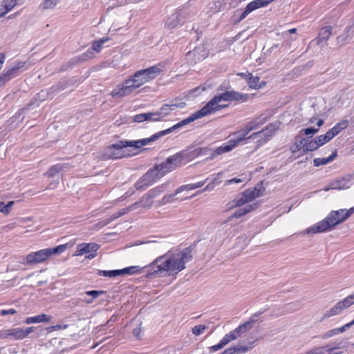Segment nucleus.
I'll list each match as a JSON object with an SVG mask.
<instances>
[{
    "label": "nucleus",
    "instance_id": "f257e3e1",
    "mask_svg": "<svg viewBox=\"0 0 354 354\" xmlns=\"http://www.w3.org/2000/svg\"><path fill=\"white\" fill-rule=\"evenodd\" d=\"M192 259L187 250L169 252L156 258L149 266L147 277L175 276L185 268V264Z\"/></svg>",
    "mask_w": 354,
    "mask_h": 354
},
{
    "label": "nucleus",
    "instance_id": "f03ea898",
    "mask_svg": "<svg viewBox=\"0 0 354 354\" xmlns=\"http://www.w3.org/2000/svg\"><path fill=\"white\" fill-rule=\"evenodd\" d=\"M248 96L245 94H241L235 91H226L219 95H215L205 106L199 111H196L192 115L186 119L183 120L180 122L176 124L171 127L162 131V135L171 133L172 131L183 127L194 120L201 118L207 115L212 114L222 109L226 108L227 102L232 100L245 102L248 100Z\"/></svg>",
    "mask_w": 354,
    "mask_h": 354
},
{
    "label": "nucleus",
    "instance_id": "7ed1b4c3",
    "mask_svg": "<svg viewBox=\"0 0 354 354\" xmlns=\"http://www.w3.org/2000/svg\"><path fill=\"white\" fill-rule=\"evenodd\" d=\"M161 71L162 68L160 65L138 71L118 84L111 92V95L115 98L129 96L143 84L158 77Z\"/></svg>",
    "mask_w": 354,
    "mask_h": 354
},
{
    "label": "nucleus",
    "instance_id": "20e7f679",
    "mask_svg": "<svg viewBox=\"0 0 354 354\" xmlns=\"http://www.w3.org/2000/svg\"><path fill=\"white\" fill-rule=\"evenodd\" d=\"M162 131L150 138L137 140H120L118 143L106 148L103 154L104 159H117L133 156L140 147L145 146L163 136Z\"/></svg>",
    "mask_w": 354,
    "mask_h": 354
},
{
    "label": "nucleus",
    "instance_id": "39448f33",
    "mask_svg": "<svg viewBox=\"0 0 354 354\" xmlns=\"http://www.w3.org/2000/svg\"><path fill=\"white\" fill-rule=\"evenodd\" d=\"M353 213L354 206L348 209H340L336 211H331L324 219L306 229L304 233L306 234H314L330 230L335 226L345 221Z\"/></svg>",
    "mask_w": 354,
    "mask_h": 354
},
{
    "label": "nucleus",
    "instance_id": "423d86ee",
    "mask_svg": "<svg viewBox=\"0 0 354 354\" xmlns=\"http://www.w3.org/2000/svg\"><path fill=\"white\" fill-rule=\"evenodd\" d=\"M263 191L264 189H263L261 186H257L253 189H248L244 191L234 201L235 206L243 207L238 209L234 213L233 216L236 218H239L252 212V210L256 209L258 207L257 203L245 205L261 196L263 194Z\"/></svg>",
    "mask_w": 354,
    "mask_h": 354
},
{
    "label": "nucleus",
    "instance_id": "0eeeda50",
    "mask_svg": "<svg viewBox=\"0 0 354 354\" xmlns=\"http://www.w3.org/2000/svg\"><path fill=\"white\" fill-rule=\"evenodd\" d=\"M73 244L66 243L59 245L53 248H46L35 252H30L24 259L23 263L25 265H32L41 263L48 259L52 255H57L63 253L68 247Z\"/></svg>",
    "mask_w": 354,
    "mask_h": 354
},
{
    "label": "nucleus",
    "instance_id": "6e6552de",
    "mask_svg": "<svg viewBox=\"0 0 354 354\" xmlns=\"http://www.w3.org/2000/svg\"><path fill=\"white\" fill-rule=\"evenodd\" d=\"M252 322H247L238 327H236L233 330L230 331L229 333H227L220 341V342L216 345L210 346L209 350L210 352H216L221 348H223L225 346H226L230 342L236 340L239 337H240L243 334L249 330L252 326Z\"/></svg>",
    "mask_w": 354,
    "mask_h": 354
},
{
    "label": "nucleus",
    "instance_id": "1a4fd4ad",
    "mask_svg": "<svg viewBox=\"0 0 354 354\" xmlns=\"http://www.w3.org/2000/svg\"><path fill=\"white\" fill-rule=\"evenodd\" d=\"M179 157L174 155L167 158V160L156 166L153 169L149 170L151 173H153V176L156 178V180L161 178L166 174L171 171L175 169L178 167H180L179 164Z\"/></svg>",
    "mask_w": 354,
    "mask_h": 354
},
{
    "label": "nucleus",
    "instance_id": "9d476101",
    "mask_svg": "<svg viewBox=\"0 0 354 354\" xmlns=\"http://www.w3.org/2000/svg\"><path fill=\"white\" fill-rule=\"evenodd\" d=\"M276 131V127L274 124H270L261 131L253 133L250 135V138H252V140L257 144L255 149H259L261 145L266 143L275 133Z\"/></svg>",
    "mask_w": 354,
    "mask_h": 354
},
{
    "label": "nucleus",
    "instance_id": "9b49d317",
    "mask_svg": "<svg viewBox=\"0 0 354 354\" xmlns=\"http://www.w3.org/2000/svg\"><path fill=\"white\" fill-rule=\"evenodd\" d=\"M354 304V294L349 295L343 300L337 302L333 307L328 310L324 315V318H329L338 315L342 312Z\"/></svg>",
    "mask_w": 354,
    "mask_h": 354
},
{
    "label": "nucleus",
    "instance_id": "f8f14e48",
    "mask_svg": "<svg viewBox=\"0 0 354 354\" xmlns=\"http://www.w3.org/2000/svg\"><path fill=\"white\" fill-rule=\"evenodd\" d=\"M262 124L263 122H259L258 120H254L247 123L242 129L235 133V134L238 136L236 138H234L233 140L236 142L237 145L248 140H252V138H250L249 133L252 131L257 129Z\"/></svg>",
    "mask_w": 354,
    "mask_h": 354
},
{
    "label": "nucleus",
    "instance_id": "ddd939ff",
    "mask_svg": "<svg viewBox=\"0 0 354 354\" xmlns=\"http://www.w3.org/2000/svg\"><path fill=\"white\" fill-rule=\"evenodd\" d=\"M35 328L31 326L26 329L21 328H13L7 330L0 331L1 338H8L11 337L15 340L24 339L32 332H33Z\"/></svg>",
    "mask_w": 354,
    "mask_h": 354
},
{
    "label": "nucleus",
    "instance_id": "4468645a",
    "mask_svg": "<svg viewBox=\"0 0 354 354\" xmlns=\"http://www.w3.org/2000/svg\"><path fill=\"white\" fill-rule=\"evenodd\" d=\"M347 126L348 122L346 120H343L336 124L335 126L329 129L325 134L316 137L315 138L319 147L329 142L335 136L339 134L343 129H346Z\"/></svg>",
    "mask_w": 354,
    "mask_h": 354
},
{
    "label": "nucleus",
    "instance_id": "2eb2a0df",
    "mask_svg": "<svg viewBox=\"0 0 354 354\" xmlns=\"http://www.w3.org/2000/svg\"><path fill=\"white\" fill-rule=\"evenodd\" d=\"M99 248L100 246L95 243H82L77 245L76 250L73 256L77 257L85 254L86 259H92L97 255L96 252Z\"/></svg>",
    "mask_w": 354,
    "mask_h": 354
},
{
    "label": "nucleus",
    "instance_id": "dca6fc26",
    "mask_svg": "<svg viewBox=\"0 0 354 354\" xmlns=\"http://www.w3.org/2000/svg\"><path fill=\"white\" fill-rule=\"evenodd\" d=\"M207 149L206 148H196L187 151H183L178 153L175 154L176 156H178L180 165H185L189 161L201 156L206 154Z\"/></svg>",
    "mask_w": 354,
    "mask_h": 354
},
{
    "label": "nucleus",
    "instance_id": "f3484780",
    "mask_svg": "<svg viewBox=\"0 0 354 354\" xmlns=\"http://www.w3.org/2000/svg\"><path fill=\"white\" fill-rule=\"evenodd\" d=\"M140 269L138 266H130L121 270H98L97 274L100 276L115 277L120 275L133 274L137 272H140Z\"/></svg>",
    "mask_w": 354,
    "mask_h": 354
},
{
    "label": "nucleus",
    "instance_id": "a211bd4d",
    "mask_svg": "<svg viewBox=\"0 0 354 354\" xmlns=\"http://www.w3.org/2000/svg\"><path fill=\"white\" fill-rule=\"evenodd\" d=\"M185 106V102H180L176 103H171L170 104L163 105L159 111L153 112V114H156V121L162 120L165 116L169 115L171 111H175L176 109H182Z\"/></svg>",
    "mask_w": 354,
    "mask_h": 354
},
{
    "label": "nucleus",
    "instance_id": "6ab92c4d",
    "mask_svg": "<svg viewBox=\"0 0 354 354\" xmlns=\"http://www.w3.org/2000/svg\"><path fill=\"white\" fill-rule=\"evenodd\" d=\"M159 200H156L155 201H153L150 195L148 194H145L139 201L132 204L128 208V211H133L137 209L138 207H142L147 209L151 208V207L154 205L156 207H159L160 206H157L156 205V201Z\"/></svg>",
    "mask_w": 354,
    "mask_h": 354
},
{
    "label": "nucleus",
    "instance_id": "aec40b11",
    "mask_svg": "<svg viewBox=\"0 0 354 354\" xmlns=\"http://www.w3.org/2000/svg\"><path fill=\"white\" fill-rule=\"evenodd\" d=\"M24 66L25 62H17L15 64L0 76V82L4 84L7 81L17 76Z\"/></svg>",
    "mask_w": 354,
    "mask_h": 354
},
{
    "label": "nucleus",
    "instance_id": "412c9836",
    "mask_svg": "<svg viewBox=\"0 0 354 354\" xmlns=\"http://www.w3.org/2000/svg\"><path fill=\"white\" fill-rule=\"evenodd\" d=\"M194 189L193 184H189L179 187L174 193L169 194H165L160 199V201H156V205L157 206H162L167 203H172L175 201L174 197L179 193L184 190H192Z\"/></svg>",
    "mask_w": 354,
    "mask_h": 354
},
{
    "label": "nucleus",
    "instance_id": "4be33fe9",
    "mask_svg": "<svg viewBox=\"0 0 354 354\" xmlns=\"http://www.w3.org/2000/svg\"><path fill=\"white\" fill-rule=\"evenodd\" d=\"M157 181L149 171L144 174L134 185L137 190L146 189L151 184Z\"/></svg>",
    "mask_w": 354,
    "mask_h": 354
},
{
    "label": "nucleus",
    "instance_id": "5701e85b",
    "mask_svg": "<svg viewBox=\"0 0 354 354\" xmlns=\"http://www.w3.org/2000/svg\"><path fill=\"white\" fill-rule=\"evenodd\" d=\"M237 146L238 145H236V142L233 139H230L227 142L223 144V145L214 150L211 153L209 158L213 160L218 156L231 151Z\"/></svg>",
    "mask_w": 354,
    "mask_h": 354
},
{
    "label": "nucleus",
    "instance_id": "b1692460",
    "mask_svg": "<svg viewBox=\"0 0 354 354\" xmlns=\"http://www.w3.org/2000/svg\"><path fill=\"white\" fill-rule=\"evenodd\" d=\"M352 184L351 178L349 176L342 177L332 182L329 187L324 189L325 191L330 189H348Z\"/></svg>",
    "mask_w": 354,
    "mask_h": 354
},
{
    "label": "nucleus",
    "instance_id": "393cba45",
    "mask_svg": "<svg viewBox=\"0 0 354 354\" xmlns=\"http://www.w3.org/2000/svg\"><path fill=\"white\" fill-rule=\"evenodd\" d=\"M274 1V0H254L250 2L249 4H248L245 10L243 11L241 18H245L249 13H250L253 10L257 8L264 7Z\"/></svg>",
    "mask_w": 354,
    "mask_h": 354
},
{
    "label": "nucleus",
    "instance_id": "a878e982",
    "mask_svg": "<svg viewBox=\"0 0 354 354\" xmlns=\"http://www.w3.org/2000/svg\"><path fill=\"white\" fill-rule=\"evenodd\" d=\"M354 30L352 26H348L345 28L344 32L337 37V42L340 46H344L353 37Z\"/></svg>",
    "mask_w": 354,
    "mask_h": 354
},
{
    "label": "nucleus",
    "instance_id": "bb28decb",
    "mask_svg": "<svg viewBox=\"0 0 354 354\" xmlns=\"http://www.w3.org/2000/svg\"><path fill=\"white\" fill-rule=\"evenodd\" d=\"M106 41V39H101L93 42L92 48L84 54V59L93 58L94 57V52L99 53L102 48V46Z\"/></svg>",
    "mask_w": 354,
    "mask_h": 354
},
{
    "label": "nucleus",
    "instance_id": "cd10ccee",
    "mask_svg": "<svg viewBox=\"0 0 354 354\" xmlns=\"http://www.w3.org/2000/svg\"><path fill=\"white\" fill-rule=\"evenodd\" d=\"M245 78L248 81V84L250 88L254 89H259L266 85L265 82H260L259 77L257 76H253L251 74L245 75Z\"/></svg>",
    "mask_w": 354,
    "mask_h": 354
},
{
    "label": "nucleus",
    "instance_id": "c85d7f7f",
    "mask_svg": "<svg viewBox=\"0 0 354 354\" xmlns=\"http://www.w3.org/2000/svg\"><path fill=\"white\" fill-rule=\"evenodd\" d=\"M348 328H349V327H348V324H346L341 327L330 329V330L325 332L322 335V338L325 339H329L332 337H334V336H336V335H338L339 334L344 333Z\"/></svg>",
    "mask_w": 354,
    "mask_h": 354
},
{
    "label": "nucleus",
    "instance_id": "c756f323",
    "mask_svg": "<svg viewBox=\"0 0 354 354\" xmlns=\"http://www.w3.org/2000/svg\"><path fill=\"white\" fill-rule=\"evenodd\" d=\"M51 320V317L50 315L46 314H41L35 317H28L25 323L26 324H37L41 322H50Z\"/></svg>",
    "mask_w": 354,
    "mask_h": 354
},
{
    "label": "nucleus",
    "instance_id": "7c9ffc66",
    "mask_svg": "<svg viewBox=\"0 0 354 354\" xmlns=\"http://www.w3.org/2000/svg\"><path fill=\"white\" fill-rule=\"evenodd\" d=\"M223 172H219L214 176L212 180L204 188L203 191H212L216 186L220 185L223 182Z\"/></svg>",
    "mask_w": 354,
    "mask_h": 354
},
{
    "label": "nucleus",
    "instance_id": "2f4dec72",
    "mask_svg": "<svg viewBox=\"0 0 354 354\" xmlns=\"http://www.w3.org/2000/svg\"><path fill=\"white\" fill-rule=\"evenodd\" d=\"M156 114H153V112L138 114L134 116L133 121L135 122H142L144 121L156 122Z\"/></svg>",
    "mask_w": 354,
    "mask_h": 354
},
{
    "label": "nucleus",
    "instance_id": "473e14b6",
    "mask_svg": "<svg viewBox=\"0 0 354 354\" xmlns=\"http://www.w3.org/2000/svg\"><path fill=\"white\" fill-rule=\"evenodd\" d=\"M167 189V185L162 184L159 186H157L148 192V194L150 195L153 201L156 199L158 196H160L162 194L165 192Z\"/></svg>",
    "mask_w": 354,
    "mask_h": 354
},
{
    "label": "nucleus",
    "instance_id": "72a5a7b5",
    "mask_svg": "<svg viewBox=\"0 0 354 354\" xmlns=\"http://www.w3.org/2000/svg\"><path fill=\"white\" fill-rule=\"evenodd\" d=\"M335 348H328L326 350H324L321 348H316L312 350H310L305 353L304 354H342L343 351L335 352Z\"/></svg>",
    "mask_w": 354,
    "mask_h": 354
},
{
    "label": "nucleus",
    "instance_id": "f704fd0d",
    "mask_svg": "<svg viewBox=\"0 0 354 354\" xmlns=\"http://www.w3.org/2000/svg\"><path fill=\"white\" fill-rule=\"evenodd\" d=\"M332 33V28L330 26H326L321 29L319 37H318V42L319 44L322 41H326L330 37Z\"/></svg>",
    "mask_w": 354,
    "mask_h": 354
},
{
    "label": "nucleus",
    "instance_id": "c9c22d12",
    "mask_svg": "<svg viewBox=\"0 0 354 354\" xmlns=\"http://www.w3.org/2000/svg\"><path fill=\"white\" fill-rule=\"evenodd\" d=\"M16 0H4L2 3V7L4 11L0 13V18L3 17L6 13L11 11L16 6Z\"/></svg>",
    "mask_w": 354,
    "mask_h": 354
},
{
    "label": "nucleus",
    "instance_id": "e433bc0d",
    "mask_svg": "<svg viewBox=\"0 0 354 354\" xmlns=\"http://www.w3.org/2000/svg\"><path fill=\"white\" fill-rule=\"evenodd\" d=\"M336 156H337V153L334 152L328 158H315L313 160L314 166L319 167L321 165H326L327 163L333 160Z\"/></svg>",
    "mask_w": 354,
    "mask_h": 354
},
{
    "label": "nucleus",
    "instance_id": "4c0bfd02",
    "mask_svg": "<svg viewBox=\"0 0 354 354\" xmlns=\"http://www.w3.org/2000/svg\"><path fill=\"white\" fill-rule=\"evenodd\" d=\"M319 147L316 138L304 141V153L317 150Z\"/></svg>",
    "mask_w": 354,
    "mask_h": 354
},
{
    "label": "nucleus",
    "instance_id": "58836bf2",
    "mask_svg": "<svg viewBox=\"0 0 354 354\" xmlns=\"http://www.w3.org/2000/svg\"><path fill=\"white\" fill-rule=\"evenodd\" d=\"M304 141L305 139H301L299 140L295 141L290 148L291 153L292 154H296L301 150H303V152L304 153Z\"/></svg>",
    "mask_w": 354,
    "mask_h": 354
},
{
    "label": "nucleus",
    "instance_id": "ea45409f",
    "mask_svg": "<svg viewBox=\"0 0 354 354\" xmlns=\"http://www.w3.org/2000/svg\"><path fill=\"white\" fill-rule=\"evenodd\" d=\"M254 347L253 343L250 342L248 344H237L235 346L236 354H245Z\"/></svg>",
    "mask_w": 354,
    "mask_h": 354
},
{
    "label": "nucleus",
    "instance_id": "a19ab883",
    "mask_svg": "<svg viewBox=\"0 0 354 354\" xmlns=\"http://www.w3.org/2000/svg\"><path fill=\"white\" fill-rule=\"evenodd\" d=\"M324 124V121L322 119H319L317 122V128H313V127H310V128H306L304 130V133L306 135V136H313L315 133H317L319 131V128L322 126Z\"/></svg>",
    "mask_w": 354,
    "mask_h": 354
},
{
    "label": "nucleus",
    "instance_id": "79ce46f5",
    "mask_svg": "<svg viewBox=\"0 0 354 354\" xmlns=\"http://www.w3.org/2000/svg\"><path fill=\"white\" fill-rule=\"evenodd\" d=\"M102 293H103L102 291H97V290L87 291L84 293V295H87V296H91V298L86 299V297H84V301L88 304L91 303L94 299L97 298L99 295H100Z\"/></svg>",
    "mask_w": 354,
    "mask_h": 354
},
{
    "label": "nucleus",
    "instance_id": "37998d69",
    "mask_svg": "<svg viewBox=\"0 0 354 354\" xmlns=\"http://www.w3.org/2000/svg\"><path fill=\"white\" fill-rule=\"evenodd\" d=\"M194 53L199 56V59H204L208 56V50L205 46L196 47L194 50Z\"/></svg>",
    "mask_w": 354,
    "mask_h": 354
},
{
    "label": "nucleus",
    "instance_id": "c03bdc74",
    "mask_svg": "<svg viewBox=\"0 0 354 354\" xmlns=\"http://www.w3.org/2000/svg\"><path fill=\"white\" fill-rule=\"evenodd\" d=\"M62 168L63 167L61 165L52 166L46 173V175L48 177H53L58 174L62 169Z\"/></svg>",
    "mask_w": 354,
    "mask_h": 354
},
{
    "label": "nucleus",
    "instance_id": "a18cd8bd",
    "mask_svg": "<svg viewBox=\"0 0 354 354\" xmlns=\"http://www.w3.org/2000/svg\"><path fill=\"white\" fill-rule=\"evenodd\" d=\"M207 326L205 325H197L192 328V333L198 336L203 334Z\"/></svg>",
    "mask_w": 354,
    "mask_h": 354
},
{
    "label": "nucleus",
    "instance_id": "49530a36",
    "mask_svg": "<svg viewBox=\"0 0 354 354\" xmlns=\"http://www.w3.org/2000/svg\"><path fill=\"white\" fill-rule=\"evenodd\" d=\"M221 232H225V234H227V236L226 238H228L230 236H232L234 234V228L232 226H225L223 227L221 230Z\"/></svg>",
    "mask_w": 354,
    "mask_h": 354
},
{
    "label": "nucleus",
    "instance_id": "de8ad7c7",
    "mask_svg": "<svg viewBox=\"0 0 354 354\" xmlns=\"http://www.w3.org/2000/svg\"><path fill=\"white\" fill-rule=\"evenodd\" d=\"M58 1L59 0H45L44 2V7L46 9H51L57 4Z\"/></svg>",
    "mask_w": 354,
    "mask_h": 354
},
{
    "label": "nucleus",
    "instance_id": "09e8293b",
    "mask_svg": "<svg viewBox=\"0 0 354 354\" xmlns=\"http://www.w3.org/2000/svg\"><path fill=\"white\" fill-rule=\"evenodd\" d=\"M178 24V17L175 15H172L167 22V25L171 28L175 27Z\"/></svg>",
    "mask_w": 354,
    "mask_h": 354
},
{
    "label": "nucleus",
    "instance_id": "8fccbe9b",
    "mask_svg": "<svg viewBox=\"0 0 354 354\" xmlns=\"http://www.w3.org/2000/svg\"><path fill=\"white\" fill-rule=\"evenodd\" d=\"M13 204H14L13 201H10L6 205H5L3 203V207H2L3 213L6 214H8L10 212L11 207H12Z\"/></svg>",
    "mask_w": 354,
    "mask_h": 354
},
{
    "label": "nucleus",
    "instance_id": "3c124183",
    "mask_svg": "<svg viewBox=\"0 0 354 354\" xmlns=\"http://www.w3.org/2000/svg\"><path fill=\"white\" fill-rule=\"evenodd\" d=\"M243 181V180L241 178H234L230 180H225L224 183V186H229L232 183H241Z\"/></svg>",
    "mask_w": 354,
    "mask_h": 354
},
{
    "label": "nucleus",
    "instance_id": "603ef678",
    "mask_svg": "<svg viewBox=\"0 0 354 354\" xmlns=\"http://www.w3.org/2000/svg\"><path fill=\"white\" fill-rule=\"evenodd\" d=\"M67 328V326L66 325H56V326H50L47 328V330L48 332H53V331H55V330H62V329H65Z\"/></svg>",
    "mask_w": 354,
    "mask_h": 354
},
{
    "label": "nucleus",
    "instance_id": "864d4df0",
    "mask_svg": "<svg viewBox=\"0 0 354 354\" xmlns=\"http://www.w3.org/2000/svg\"><path fill=\"white\" fill-rule=\"evenodd\" d=\"M17 312L14 309H9V310H1V315L2 316H5V315H14Z\"/></svg>",
    "mask_w": 354,
    "mask_h": 354
},
{
    "label": "nucleus",
    "instance_id": "5fc2aeb1",
    "mask_svg": "<svg viewBox=\"0 0 354 354\" xmlns=\"http://www.w3.org/2000/svg\"><path fill=\"white\" fill-rule=\"evenodd\" d=\"M223 354H236L235 346H232L225 349Z\"/></svg>",
    "mask_w": 354,
    "mask_h": 354
},
{
    "label": "nucleus",
    "instance_id": "6e6d98bb",
    "mask_svg": "<svg viewBox=\"0 0 354 354\" xmlns=\"http://www.w3.org/2000/svg\"><path fill=\"white\" fill-rule=\"evenodd\" d=\"M223 0H218L217 1L215 2V6H216V11H218L221 9V8L223 6Z\"/></svg>",
    "mask_w": 354,
    "mask_h": 354
},
{
    "label": "nucleus",
    "instance_id": "4d7b16f0",
    "mask_svg": "<svg viewBox=\"0 0 354 354\" xmlns=\"http://www.w3.org/2000/svg\"><path fill=\"white\" fill-rule=\"evenodd\" d=\"M133 335L135 337H138L141 333V328L140 327H137L133 329Z\"/></svg>",
    "mask_w": 354,
    "mask_h": 354
},
{
    "label": "nucleus",
    "instance_id": "13d9d810",
    "mask_svg": "<svg viewBox=\"0 0 354 354\" xmlns=\"http://www.w3.org/2000/svg\"><path fill=\"white\" fill-rule=\"evenodd\" d=\"M296 32H297V29L296 28H292V29H290L288 31L285 32L283 33V36H284V37H287L288 34L296 33Z\"/></svg>",
    "mask_w": 354,
    "mask_h": 354
},
{
    "label": "nucleus",
    "instance_id": "bf43d9fd",
    "mask_svg": "<svg viewBox=\"0 0 354 354\" xmlns=\"http://www.w3.org/2000/svg\"><path fill=\"white\" fill-rule=\"evenodd\" d=\"M204 184H205V181H201V182H198L196 183H194L193 184L194 188L195 189L201 187Z\"/></svg>",
    "mask_w": 354,
    "mask_h": 354
},
{
    "label": "nucleus",
    "instance_id": "052dcab7",
    "mask_svg": "<svg viewBox=\"0 0 354 354\" xmlns=\"http://www.w3.org/2000/svg\"><path fill=\"white\" fill-rule=\"evenodd\" d=\"M238 240L240 241V242H243L245 245H246L247 243V241H248V239L245 236H241L238 238Z\"/></svg>",
    "mask_w": 354,
    "mask_h": 354
},
{
    "label": "nucleus",
    "instance_id": "680f3d73",
    "mask_svg": "<svg viewBox=\"0 0 354 354\" xmlns=\"http://www.w3.org/2000/svg\"><path fill=\"white\" fill-rule=\"evenodd\" d=\"M57 185V183H51L50 185V189H54Z\"/></svg>",
    "mask_w": 354,
    "mask_h": 354
},
{
    "label": "nucleus",
    "instance_id": "e2e57ef3",
    "mask_svg": "<svg viewBox=\"0 0 354 354\" xmlns=\"http://www.w3.org/2000/svg\"><path fill=\"white\" fill-rule=\"evenodd\" d=\"M348 326L349 328H351V326H353L354 325V319L352 320L351 322L347 323Z\"/></svg>",
    "mask_w": 354,
    "mask_h": 354
},
{
    "label": "nucleus",
    "instance_id": "0e129e2a",
    "mask_svg": "<svg viewBox=\"0 0 354 354\" xmlns=\"http://www.w3.org/2000/svg\"><path fill=\"white\" fill-rule=\"evenodd\" d=\"M3 202H0V212L3 213Z\"/></svg>",
    "mask_w": 354,
    "mask_h": 354
},
{
    "label": "nucleus",
    "instance_id": "69168bd1",
    "mask_svg": "<svg viewBox=\"0 0 354 354\" xmlns=\"http://www.w3.org/2000/svg\"><path fill=\"white\" fill-rule=\"evenodd\" d=\"M310 123L315 122L314 119H313V118H311V119L310 120Z\"/></svg>",
    "mask_w": 354,
    "mask_h": 354
},
{
    "label": "nucleus",
    "instance_id": "338daca9",
    "mask_svg": "<svg viewBox=\"0 0 354 354\" xmlns=\"http://www.w3.org/2000/svg\"><path fill=\"white\" fill-rule=\"evenodd\" d=\"M220 232L221 233H224L223 232H221V230H220ZM220 236H222V234H220Z\"/></svg>",
    "mask_w": 354,
    "mask_h": 354
},
{
    "label": "nucleus",
    "instance_id": "774afa93",
    "mask_svg": "<svg viewBox=\"0 0 354 354\" xmlns=\"http://www.w3.org/2000/svg\"><path fill=\"white\" fill-rule=\"evenodd\" d=\"M3 85L2 82H0V86Z\"/></svg>",
    "mask_w": 354,
    "mask_h": 354
}]
</instances>
